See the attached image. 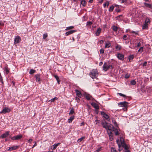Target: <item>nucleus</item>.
Masks as SVG:
<instances>
[{"label":"nucleus","mask_w":152,"mask_h":152,"mask_svg":"<svg viewBox=\"0 0 152 152\" xmlns=\"http://www.w3.org/2000/svg\"><path fill=\"white\" fill-rule=\"evenodd\" d=\"M98 73L96 69H93L90 72V76L92 78H96L98 76Z\"/></svg>","instance_id":"f257e3e1"},{"label":"nucleus","mask_w":152,"mask_h":152,"mask_svg":"<svg viewBox=\"0 0 152 152\" xmlns=\"http://www.w3.org/2000/svg\"><path fill=\"white\" fill-rule=\"evenodd\" d=\"M126 143H118V146L119 147L118 150L120 151L122 149V148L121 149V147H122L124 148L125 150L129 149V146L126 145Z\"/></svg>","instance_id":"f03ea898"},{"label":"nucleus","mask_w":152,"mask_h":152,"mask_svg":"<svg viewBox=\"0 0 152 152\" xmlns=\"http://www.w3.org/2000/svg\"><path fill=\"white\" fill-rule=\"evenodd\" d=\"M129 103L126 102H121L118 103V105L119 107H124L125 108H127Z\"/></svg>","instance_id":"7ed1b4c3"},{"label":"nucleus","mask_w":152,"mask_h":152,"mask_svg":"<svg viewBox=\"0 0 152 152\" xmlns=\"http://www.w3.org/2000/svg\"><path fill=\"white\" fill-rule=\"evenodd\" d=\"M114 128L113 125L110 124H109L106 130H107V132H108V131L109 132H112V131H114Z\"/></svg>","instance_id":"20e7f679"},{"label":"nucleus","mask_w":152,"mask_h":152,"mask_svg":"<svg viewBox=\"0 0 152 152\" xmlns=\"http://www.w3.org/2000/svg\"><path fill=\"white\" fill-rule=\"evenodd\" d=\"M22 137V135L21 134L17 135V136L12 137L11 138V140H18L20 139Z\"/></svg>","instance_id":"39448f33"},{"label":"nucleus","mask_w":152,"mask_h":152,"mask_svg":"<svg viewBox=\"0 0 152 152\" xmlns=\"http://www.w3.org/2000/svg\"><path fill=\"white\" fill-rule=\"evenodd\" d=\"M21 40V38L19 36H17L15 37L14 39V44H16L19 43Z\"/></svg>","instance_id":"423d86ee"},{"label":"nucleus","mask_w":152,"mask_h":152,"mask_svg":"<svg viewBox=\"0 0 152 152\" xmlns=\"http://www.w3.org/2000/svg\"><path fill=\"white\" fill-rule=\"evenodd\" d=\"M10 111V110L9 108L5 107L4 108L0 113H9Z\"/></svg>","instance_id":"0eeeda50"},{"label":"nucleus","mask_w":152,"mask_h":152,"mask_svg":"<svg viewBox=\"0 0 152 152\" xmlns=\"http://www.w3.org/2000/svg\"><path fill=\"white\" fill-rule=\"evenodd\" d=\"M116 56L117 57L121 60H124V55L122 54L118 53L117 54Z\"/></svg>","instance_id":"6e6552de"},{"label":"nucleus","mask_w":152,"mask_h":152,"mask_svg":"<svg viewBox=\"0 0 152 152\" xmlns=\"http://www.w3.org/2000/svg\"><path fill=\"white\" fill-rule=\"evenodd\" d=\"M102 124L103 127L106 129L109 125L108 123L104 120L102 121Z\"/></svg>","instance_id":"1a4fd4ad"},{"label":"nucleus","mask_w":152,"mask_h":152,"mask_svg":"<svg viewBox=\"0 0 152 152\" xmlns=\"http://www.w3.org/2000/svg\"><path fill=\"white\" fill-rule=\"evenodd\" d=\"M85 96L86 99L88 100H90L91 99H92V100L94 99V98H93L91 96L88 94H85Z\"/></svg>","instance_id":"9d476101"},{"label":"nucleus","mask_w":152,"mask_h":152,"mask_svg":"<svg viewBox=\"0 0 152 152\" xmlns=\"http://www.w3.org/2000/svg\"><path fill=\"white\" fill-rule=\"evenodd\" d=\"M108 134L109 137V139L111 140L112 141L113 139V134L112 132H109L108 131Z\"/></svg>","instance_id":"9b49d317"},{"label":"nucleus","mask_w":152,"mask_h":152,"mask_svg":"<svg viewBox=\"0 0 152 152\" xmlns=\"http://www.w3.org/2000/svg\"><path fill=\"white\" fill-rule=\"evenodd\" d=\"M61 143H57L56 144H55L53 145H52L51 146L50 148L52 150H55V149L57 146H58Z\"/></svg>","instance_id":"f8f14e48"},{"label":"nucleus","mask_w":152,"mask_h":152,"mask_svg":"<svg viewBox=\"0 0 152 152\" xmlns=\"http://www.w3.org/2000/svg\"><path fill=\"white\" fill-rule=\"evenodd\" d=\"M76 31L75 30H70L66 32L65 33V35L66 36H67L70 34H72L74 32H76Z\"/></svg>","instance_id":"ddd939ff"},{"label":"nucleus","mask_w":152,"mask_h":152,"mask_svg":"<svg viewBox=\"0 0 152 152\" xmlns=\"http://www.w3.org/2000/svg\"><path fill=\"white\" fill-rule=\"evenodd\" d=\"M144 4L146 7L152 9V4H150L144 2Z\"/></svg>","instance_id":"4468645a"},{"label":"nucleus","mask_w":152,"mask_h":152,"mask_svg":"<svg viewBox=\"0 0 152 152\" xmlns=\"http://www.w3.org/2000/svg\"><path fill=\"white\" fill-rule=\"evenodd\" d=\"M75 91L77 95L79 97H81L82 96V94L80 92L79 90L77 89H76Z\"/></svg>","instance_id":"2eb2a0df"},{"label":"nucleus","mask_w":152,"mask_h":152,"mask_svg":"<svg viewBox=\"0 0 152 152\" xmlns=\"http://www.w3.org/2000/svg\"><path fill=\"white\" fill-rule=\"evenodd\" d=\"M91 105L94 107L96 109H99V107L98 105L94 102H92L91 104Z\"/></svg>","instance_id":"dca6fc26"},{"label":"nucleus","mask_w":152,"mask_h":152,"mask_svg":"<svg viewBox=\"0 0 152 152\" xmlns=\"http://www.w3.org/2000/svg\"><path fill=\"white\" fill-rule=\"evenodd\" d=\"M40 75L37 74L35 76V77L36 78V80L37 82H39L40 81Z\"/></svg>","instance_id":"f3484780"},{"label":"nucleus","mask_w":152,"mask_h":152,"mask_svg":"<svg viewBox=\"0 0 152 152\" xmlns=\"http://www.w3.org/2000/svg\"><path fill=\"white\" fill-rule=\"evenodd\" d=\"M105 48H108L111 45V43L109 42L105 43Z\"/></svg>","instance_id":"a211bd4d"},{"label":"nucleus","mask_w":152,"mask_h":152,"mask_svg":"<svg viewBox=\"0 0 152 152\" xmlns=\"http://www.w3.org/2000/svg\"><path fill=\"white\" fill-rule=\"evenodd\" d=\"M9 134V132H5L4 133L2 134L1 137L2 138H5Z\"/></svg>","instance_id":"6ab92c4d"},{"label":"nucleus","mask_w":152,"mask_h":152,"mask_svg":"<svg viewBox=\"0 0 152 152\" xmlns=\"http://www.w3.org/2000/svg\"><path fill=\"white\" fill-rule=\"evenodd\" d=\"M86 4V2L85 0H82L80 2V6H82V7H85Z\"/></svg>","instance_id":"aec40b11"},{"label":"nucleus","mask_w":152,"mask_h":152,"mask_svg":"<svg viewBox=\"0 0 152 152\" xmlns=\"http://www.w3.org/2000/svg\"><path fill=\"white\" fill-rule=\"evenodd\" d=\"M18 147L19 146H14L11 147H10L9 150L10 151L15 150L18 149Z\"/></svg>","instance_id":"412c9836"},{"label":"nucleus","mask_w":152,"mask_h":152,"mask_svg":"<svg viewBox=\"0 0 152 152\" xmlns=\"http://www.w3.org/2000/svg\"><path fill=\"white\" fill-rule=\"evenodd\" d=\"M101 31V29L100 28H98L96 30V32L95 34L96 36H99L100 33Z\"/></svg>","instance_id":"4be33fe9"},{"label":"nucleus","mask_w":152,"mask_h":152,"mask_svg":"<svg viewBox=\"0 0 152 152\" xmlns=\"http://www.w3.org/2000/svg\"><path fill=\"white\" fill-rule=\"evenodd\" d=\"M107 64L106 63H104L103 66V68L104 70V71L106 72L107 71Z\"/></svg>","instance_id":"5701e85b"},{"label":"nucleus","mask_w":152,"mask_h":152,"mask_svg":"<svg viewBox=\"0 0 152 152\" xmlns=\"http://www.w3.org/2000/svg\"><path fill=\"white\" fill-rule=\"evenodd\" d=\"M74 118V116H72L70 117L69 118V119L68 120V122L69 123H70L72 122V121L73 120Z\"/></svg>","instance_id":"b1692460"},{"label":"nucleus","mask_w":152,"mask_h":152,"mask_svg":"<svg viewBox=\"0 0 152 152\" xmlns=\"http://www.w3.org/2000/svg\"><path fill=\"white\" fill-rule=\"evenodd\" d=\"M118 128H116L115 129H114V131H114L115 133V134L116 135H118L119 134V133L118 131Z\"/></svg>","instance_id":"393cba45"},{"label":"nucleus","mask_w":152,"mask_h":152,"mask_svg":"<svg viewBox=\"0 0 152 152\" xmlns=\"http://www.w3.org/2000/svg\"><path fill=\"white\" fill-rule=\"evenodd\" d=\"M104 118L106 120H107L108 121H109L110 119L109 118V117L108 115L106 114L104 115L103 116Z\"/></svg>","instance_id":"a878e982"},{"label":"nucleus","mask_w":152,"mask_h":152,"mask_svg":"<svg viewBox=\"0 0 152 152\" xmlns=\"http://www.w3.org/2000/svg\"><path fill=\"white\" fill-rule=\"evenodd\" d=\"M113 30L115 31H116L118 29V28L115 26H113L112 27Z\"/></svg>","instance_id":"bb28decb"},{"label":"nucleus","mask_w":152,"mask_h":152,"mask_svg":"<svg viewBox=\"0 0 152 152\" xmlns=\"http://www.w3.org/2000/svg\"><path fill=\"white\" fill-rule=\"evenodd\" d=\"M148 25L147 24L144 23V24L142 26V29H145L148 28Z\"/></svg>","instance_id":"cd10ccee"},{"label":"nucleus","mask_w":152,"mask_h":152,"mask_svg":"<svg viewBox=\"0 0 152 152\" xmlns=\"http://www.w3.org/2000/svg\"><path fill=\"white\" fill-rule=\"evenodd\" d=\"M134 56L133 55H131L129 56V59L130 61H132L134 58Z\"/></svg>","instance_id":"c85d7f7f"},{"label":"nucleus","mask_w":152,"mask_h":152,"mask_svg":"<svg viewBox=\"0 0 152 152\" xmlns=\"http://www.w3.org/2000/svg\"><path fill=\"white\" fill-rule=\"evenodd\" d=\"M74 113H75L74 110L73 108H72L71 109V110L69 112V115H71L72 114Z\"/></svg>","instance_id":"c756f323"},{"label":"nucleus","mask_w":152,"mask_h":152,"mask_svg":"<svg viewBox=\"0 0 152 152\" xmlns=\"http://www.w3.org/2000/svg\"><path fill=\"white\" fill-rule=\"evenodd\" d=\"M58 99V98L56 97H55L51 99H50L49 100L48 102H54L55 100H57Z\"/></svg>","instance_id":"7c9ffc66"},{"label":"nucleus","mask_w":152,"mask_h":152,"mask_svg":"<svg viewBox=\"0 0 152 152\" xmlns=\"http://www.w3.org/2000/svg\"><path fill=\"white\" fill-rule=\"evenodd\" d=\"M92 24V22L91 21H88L86 23L87 26H90Z\"/></svg>","instance_id":"2f4dec72"},{"label":"nucleus","mask_w":152,"mask_h":152,"mask_svg":"<svg viewBox=\"0 0 152 152\" xmlns=\"http://www.w3.org/2000/svg\"><path fill=\"white\" fill-rule=\"evenodd\" d=\"M74 28V26H69L68 27H67L65 29V30H68L69 29H73Z\"/></svg>","instance_id":"473e14b6"},{"label":"nucleus","mask_w":152,"mask_h":152,"mask_svg":"<svg viewBox=\"0 0 152 152\" xmlns=\"http://www.w3.org/2000/svg\"><path fill=\"white\" fill-rule=\"evenodd\" d=\"M121 47L119 45H117L115 46V48L117 50H120L121 49Z\"/></svg>","instance_id":"72a5a7b5"},{"label":"nucleus","mask_w":152,"mask_h":152,"mask_svg":"<svg viewBox=\"0 0 152 152\" xmlns=\"http://www.w3.org/2000/svg\"><path fill=\"white\" fill-rule=\"evenodd\" d=\"M150 21L149 19L148 18H147L145 22V23L147 24L148 25V23H150Z\"/></svg>","instance_id":"f704fd0d"},{"label":"nucleus","mask_w":152,"mask_h":152,"mask_svg":"<svg viewBox=\"0 0 152 152\" xmlns=\"http://www.w3.org/2000/svg\"><path fill=\"white\" fill-rule=\"evenodd\" d=\"M109 4V2L108 1H107L104 4H103L104 7H105L106 6L108 7Z\"/></svg>","instance_id":"c9c22d12"},{"label":"nucleus","mask_w":152,"mask_h":152,"mask_svg":"<svg viewBox=\"0 0 152 152\" xmlns=\"http://www.w3.org/2000/svg\"><path fill=\"white\" fill-rule=\"evenodd\" d=\"M136 83V82L135 80H132L130 82V84L132 85H134Z\"/></svg>","instance_id":"e433bc0d"},{"label":"nucleus","mask_w":152,"mask_h":152,"mask_svg":"<svg viewBox=\"0 0 152 152\" xmlns=\"http://www.w3.org/2000/svg\"><path fill=\"white\" fill-rule=\"evenodd\" d=\"M48 37V34L47 33H45L44 34H43V39H45L46 38Z\"/></svg>","instance_id":"4c0bfd02"},{"label":"nucleus","mask_w":152,"mask_h":152,"mask_svg":"<svg viewBox=\"0 0 152 152\" xmlns=\"http://www.w3.org/2000/svg\"><path fill=\"white\" fill-rule=\"evenodd\" d=\"M114 7L113 5L111 6L110 7V8L109 9V11L110 12L112 11L114 9Z\"/></svg>","instance_id":"58836bf2"},{"label":"nucleus","mask_w":152,"mask_h":152,"mask_svg":"<svg viewBox=\"0 0 152 152\" xmlns=\"http://www.w3.org/2000/svg\"><path fill=\"white\" fill-rule=\"evenodd\" d=\"M35 72V70L33 69H31L29 72V73L31 74L34 73Z\"/></svg>","instance_id":"ea45409f"},{"label":"nucleus","mask_w":152,"mask_h":152,"mask_svg":"<svg viewBox=\"0 0 152 152\" xmlns=\"http://www.w3.org/2000/svg\"><path fill=\"white\" fill-rule=\"evenodd\" d=\"M85 138L84 137H82L78 139L77 141L78 142H81L83 139H84Z\"/></svg>","instance_id":"a19ab883"},{"label":"nucleus","mask_w":152,"mask_h":152,"mask_svg":"<svg viewBox=\"0 0 152 152\" xmlns=\"http://www.w3.org/2000/svg\"><path fill=\"white\" fill-rule=\"evenodd\" d=\"M5 71L6 73L7 74H8L9 72V71L7 67H5Z\"/></svg>","instance_id":"79ce46f5"},{"label":"nucleus","mask_w":152,"mask_h":152,"mask_svg":"<svg viewBox=\"0 0 152 152\" xmlns=\"http://www.w3.org/2000/svg\"><path fill=\"white\" fill-rule=\"evenodd\" d=\"M120 142H124V138L122 137H121L120 138Z\"/></svg>","instance_id":"37998d69"},{"label":"nucleus","mask_w":152,"mask_h":152,"mask_svg":"<svg viewBox=\"0 0 152 152\" xmlns=\"http://www.w3.org/2000/svg\"><path fill=\"white\" fill-rule=\"evenodd\" d=\"M129 33H134L135 34H138V32H135L134 31H130Z\"/></svg>","instance_id":"c03bdc74"},{"label":"nucleus","mask_w":152,"mask_h":152,"mask_svg":"<svg viewBox=\"0 0 152 152\" xmlns=\"http://www.w3.org/2000/svg\"><path fill=\"white\" fill-rule=\"evenodd\" d=\"M123 39L124 40H126L128 39V37H127V35H124Z\"/></svg>","instance_id":"a18cd8bd"},{"label":"nucleus","mask_w":152,"mask_h":152,"mask_svg":"<svg viewBox=\"0 0 152 152\" xmlns=\"http://www.w3.org/2000/svg\"><path fill=\"white\" fill-rule=\"evenodd\" d=\"M113 123L114 124V125L115 126H116L117 127V128H118V125L117 124V123H116V122L115 121H113Z\"/></svg>","instance_id":"49530a36"},{"label":"nucleus","mask_w":152,"mask_h":152,"mask_svg":"<svg viewBox=\"0 0 152 152\" xmlns=\"http://www.w3.org/2000/svg\"><path fill=\"white\" fill-rule=\"evenodd\" d=\"M127 4H132V1L130 0H128L127 1Z\"/></svg>","instance_id":"de8ad7c7"},{"label":"nucleus","mask_w":152,"mask_h":152,"mask_svg":"<svg viewBox=\"0 0 152 152\" xmlns=\"http://www.w3.org/2000/svg\"><path fill=\"white\" fill-rule=\"evenodd\" d=\"M143 50V47H141L140 48L139 50H138V52L141 51V52H142Z\"/></svg>","instance_id":"09e8293b"},{"label":"nucleus","mask_w":152,"mask_h":152,"mask_svg":"<svg viewBox=\"0 0 152 152\" xmlns=\"http://www.w3.org/2000/svg\"><path fill=\"white\" fill-rule=\"evenodd\" d=\"M111 152H117L115 149L113 148H111Z\"/></svg>","instance_id":"8fccbe9b"},{"label":"nucleus","mask_w":152,"mask_h":152,"mask_svg":"<svg viewBox=\"0 0 152 152\" xmlns=\"http://www.w3.org/2000/svg\"><path fill=\"white\" fill-rule=\"evenodd\" d=\"M108 69H111L112 70V66L108 64Z\"/></svg>","instance_id":"3c124183"},{"label":"nucleus","mask_w":152,"mask_h":152,"mask_svg":"<svg viewBox=\"0 0 152 152\" xmlns=\"http://www.w3.org/2000/svg\"><path fill=\"white\" fill-rule=\"evenodd\" d=\"M130 75L128 74H126L125 75V77L126 78H128L129 77Z\"/></svg>","instance_id":"603ef678"},{"label":"nucleus","mask_w":152,"mask_h":152,"mask_svg":"<svg viewBox=\"0 0 152 152\" xmlns=\"http://www.w3.org/2000/svg\"><path fill=\"white\" fill-rule=\"evenodd\" d=\"M100 52L101 54H103L104 53V50L103 49H101L100 50Z\"/></svg>","instance_id":"864d4df0"},{"label":"nucleus","mask_w":152,"mask_h":152,"mask_svg":"<svg viewBox=\"0 0 152 152\" xmlns=\"http://www.w3.org/2000/svg\"><path fill=\"white\" fill-rule=\"evenodd\" d=\"M118 94L120 96H123L124 97H125L126 96L122 94L121 93H118Z\"/></svg>","instance_id":"5fc2aeb1"},{"label":"nucleus","mask_w":152,"mask_h":152,"mask_svg":"<svg viewBox=\"0 0 152 152\" xmlns=\"http://www.w3.org/2000/svg\"><path fill=\"white\" fill-rule=\"evenodd\" d=\"M54 76L55 77V78L56 79V80H58V79H59V77L57 75H54Z\"/></svg>","instance_id":"6e6d98bb"},{"label":"nucleus","mask_w":152,"mask_h":152,"mask_svg":"<svg viewBox=\"0 0 152 152\" xmlns=\"http://www.w3.org/2000/svg\"><path fill=\"white\" fill-rule=\"evenodd\" d=\"M101 147L98 148L96 151V152H99L101 151Z\"/></svg>","instance_id":"4d7b16f0"},{"label":"nucleus","mask_w":152,"mask_h":152,"mask_svg":"<svg viewBox=\"0 0 152 152\" xmlns=\"http://www.w3.org/2000/svg\"><path fill=\"white\" fill-rule=\"evenodd\" d=\"M101 115H103V117L106 114V113L104 112H101Z\"/></svg>","instance_id":"13d9d810"},{"label":"nucleus","mask_w":152,"mask_h":152,"mask_svg":"<svg viewBox=\"0 0 152 152\" xmlns=\"http://www.w3.org/2000/svg\"><path fill=\"white\" fill-rule=\"evenodd\" d=\"M127 1V0H122L121 3H124V2H126Z\"/></svg>","instance_id":"bf43d9fd"},{"label":"nucleus","mask_w":152,"mask_h":152,"mask_svg":"<svg viewBox=\"0 0 152 152\" xmlns=\"http://www.w3.org/2000/svg\"><path fill=\"white\" fill-rule=\"evenodd\" d=\"M101 44H102L104 43V41L103 40H101L99 42Z\"/></svg>","instance_id":"052dcab7"},{"label":"nucleus","mask_w":152,"mask_h":152,"mask_svg":"<svg viewBox=\"0 0 152 152\" xmlns=\"http://www.w3.org/2000/svg\"><path fill=\"white\" fill-rule=\"evenodd\" d=\"M121 17H122V15H119L118 16L116 17V18H117V19H118L119 18H121Z\"/></svg>","instance_id":"680f3d73"},{"label":"nucleus","mask_w":152,"mask_h":152,"mask_svg":"<svg viewBox=\"0 0 152 152\" xmlns=\"http://www.w3.org/2000/svg\"><path fill=\"white\" fill-rule=\"evenodd\" d=\"M140 46H141L140 43V42H138L137 44V47H139Z\"/></svg>","instance_id":"e2e57ef3"},{"label":"nucleus","mask_w":152,"mask_h":152,"mask_svg":"<svg viewBox=\"0 0 152 152\" xmlns=\"http://www.w3.org/2000/svg\"><path fill=\"white\" fill-rule=\"evenodd\" d=\"M147 62L146 61L143 64V66H146L147 65Z\"/></svg>","instance_id":"0e129e2a"},{"label":"nucleus","mask_w":152,"mask_h":152,"mask_svg":"<svg viewBox=\"0 0 152 152\" xmlns=\"http://www.w3.org/2000/svg\"><path fill=\"white\" fill-rule=\"evenodd\" d=\"M0 81H1L2 83H3V79L1 76L0 77Z\"/></svg>","instance_id":"69168bd1"},{"label":"nucleus","mask_w":152,"mask_h":152,"mask_svg":"<svg viewBox=\"0 0 152 152\" xmlns=\"http://www.w3.org/2000/svg\"><path fill=\"white\" fill-rule=\"evenodd\" d=\"M103 64V62L102 61L100 62V63H99V65L100 66H101L102 65V64Z\"/></svg>","instance_id":"338daca9"},{"label":"nucleus","mask_w":152,"mask_h":152,"mask_svg":"<svg viewBox=\"0 0 152 152\" xmlns=\"http://www.w3.org/2000/svg\"><path fill=\"white\" fill-rule=\"evenodd\" d=\"M114 5L117 8H118L119 6V5H117V4H114Z\"/></svg>","instance_id":"774afa93"}]
</instances>
